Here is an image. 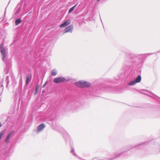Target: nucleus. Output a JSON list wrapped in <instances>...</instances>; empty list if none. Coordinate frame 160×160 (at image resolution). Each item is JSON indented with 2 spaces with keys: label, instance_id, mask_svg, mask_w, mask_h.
Masks as SVG:
<instances>
[{
  "label": "nucleus",
  "instance_id": "f257e3e1",
  "mask_svg": "<svg viewBox=\"0 0 160 160\" xmlns=\"http://www.w3.org/2000/svg\"><path fill=\"white\" fill-rule=\"evenodd\" d=\"M0 50L2 56V60L4 62H6L7 59V52L4 49V45L2 44L0 45Z\"/></svg>",
  "mask_w": 160,
  "mask_h": 160
},
{
  "label": "nucleus",
  "instance_id": "f03ea898",
  "mask_svg": "<svg viewBox=\"0 0 160 160\" xmlns=\"http://www.w3.org/2000/svg\"><path fill=\"white\" fill-rule=\"evenodd\" d=\"M66 78L63 77H59L55 78L53 79V82L55 83H58L64 82Z\"/></svg>",
  "mask_w": 160,
  "mask_h": 160
},
{
  "label": "nucleus",
  "instance_id": "7ed1b4c3",
  "mask_svg": "<svg viewBox=\"0 0 160 160\" xmlns=\"http://www.w3.org/2000/svg\"><path fill=\"white\" fill-rule=\"evenodd\" d=\"M73 27L72 25H70L66 28L64 29V33L70 32H72V31Z\"/></svg>",
  "mask_w": 160,
  "mask_h": 160
},
{
  "label": "nucleus",
  "instance_id": "20e7f679",
  "mask_svg": "<svg viewBox=\"0 0 160 160\" xmlns=\"http://www.w3.org/2000/svg\"><path fill=\"white\" fill-rule=\"evenodd\" d=\"M81 88H87L90 86L91 84L88 82L82 81Z\"/></svg>",
  "mask_w": 160,
  "mask_h": 160
},
{
  "label": "nucleus",
  "instance_id": "39448f33",
  "mask_svg": "<svg viewBox=\"0 0 160 160\" xmlns=\"http://www.w3.org/2000/svg\"><path fill=\"white\" fill-rule=\"evenodd\" d=\"M45 127V125L44 124L42 123L39 125L37 128V132L38 133L41 131Z\"/></svg>",
  "mask_w": 160,
  "mask_h": 160
},
{
  "label": "nucleus",
  "instance_id": "423d86ee",
  "mask_svg": "<svg viewBox=\"0 0 160 160\" xmlns=\"http://www.w3.org/2000/svg\"><path fill=\"white\" fill-rule=\"evenodd\" d=\"M70 23V21L68 19L64 22L60 26L61 28H64L68 25Z\"/></svg>",
  "mask_w": 160,
  "mask_h": 160
},
{
  "label": "nucleus",
  "instance_id": "0eeeda50",
  "mask_svg": "<svg viewBox=\"0 0 160 160\" xmlns=\"http://www.w3.org/2000/svg\"><path fill=\"white\" fill-rule=\"evenodd\" d=\"M141 80V77L140 75H139L134 80L136 83L140 82Z\"/></svg>",
  "mask_w": 160,
  "mask_h": 160
},
{
  "label": "nucleus",
  "instance_id": "6e6552de",
  "mask_svg": "<svg viewBox=\"0 0 160 160\" xmlns=\"http://www.w3.org/2000/svg\"><path fill=\"white\" fill-rule=\"evenodd\" d=\"M58 72L57 70L54 69L51 72V74L52 76H56Z\"/></svg>",
  "mask_w": 160,
  "mask_h": 160
},
{
  "label": "nucleus",
  "instance_id": "1a4fd4ad",
  "mask_svg": "<svg viewBox=\"0 0 160 160\" xmlns=\"http://www.w3.org/2000/svg\"><path fill=\"white\" fill-rule=\"evenodd\" d=\"M31 78V77L30 76H27L26 80V83L27 85H28L29 83V81Z\"/></svg>",
  "mask_w": 160,
  "mask_h": 160
},
{
  "label": "nucleus",
  "instance_id": "9d476101",
  "mask_svg": "<svg viewBox=\"0 0 160 160\" xmlns=\"http://www.w3.org/2000/svg\"><path fill=\"white\" fill-rule=\"evenodd\" d=\"M75 84L77 87L79 88H81L82 81H80L77 82H76L75 83Z\"/></svg>",
  "mask_w": 160,
  "mask_h": 160
},
{
  "label": "nucleus",
  "instance_id": "9b49d317",
  "mask_svg": "<svg viewBox=\"0 0 160 160\" xmlns=\"http://www.w3.org/2000/svg\"><path fill=\"white\" fill-rule=\"evenodd\" d=\"M136 83L135 81H132L129 82L128 85L129 86H132L135 85Z\"/></svg>",
  "mask_w": 160,
  "mask_h": 160
},
{
  "label": "nucleus",
  "instance_id": "f8f14e48",
  "mask_svg": "<svg viewBox=\"0 0 160 160\" xmlns=\"http://www.w3.org/2000/svg\"><path fill=\"white\" fill-rule=\"evenodd\" d=\"M21 22V21L20 19H18L16 20L15 23L16 25H17L20 24Z\"/></svg>",
  "mask_w": 160,
  "mask_h": 160
},
{
  "label": "nucleus",
  "instance_id": "ddd939ff",
  "mask_svg": "<svg viewBox=\"0 0 160 160\" xmlns=\"http://www.w3.org/2000/svg\"><path fill=\"white\" fill-rule=\"evenodd\" d=\"M77 5V4H76L75 5L73 6V7H72L71 8H70L69 10L68 13H70L71 12H72L74 10V8L76 7Z\"/></svg>",
  "mask_w": 160,
  "mask_h": 160
},
{
  "label": "nucleus",
  "instance_id": "4468645a",
  "mask_svg": "<svg viewBox=\"0 0 160 160\" xmlns=\"http://www.w3.org/2000/svg\"><path fill=\"white\" fill-rule=\"evenodd\" d=\"M124 152H118L116 153V157H118V156H119L120 155H121Z\"/></svg>",
  "mask_w": 160,
  "mask_h": 160
},
{
  "label": "nucleus",
  "instance_id": "2eb2a0df",
  "mask_svg": "<svg viewBox=\"0 0 160 160\" xmlns=\"http://www.w3.org/2000/svg\"><path fill=\"white\" fill-rule=\"evenodd\" d=\"M38 88H39V86H37L36 87V88H35V92L34 93V95H36L37 94V92H38Z\"/></svg>",
  "mask_w": 160,
  "mask_h": 160
},
{
  "label": "nucleus",
  "instance_id": "dca6fc26",
  "mask_svg": "<svg viewBox=\"0 0 160 160\" xmlns=\"http://www.w3.org/2000/svg\"><path fill=\"white\" fill-rule=\"evenodd\" d=\"M4 72L6 74H7L8 72V69L7 68H5L4 70Z\"/></svg>",
  "mask_w": 160,
  "mask_h": 160
},
{
  "label": "nucleus",
  "instance_id": "f3484780",
  "mask_svg": "<svg viewBox=\"0 0 160 160\" xmlns=\"http://www.w3.org/2000/svg\"><path fill=\"white\" fill-rule=\"evenodd\" d=\"M71 152L72 153V154L74 155L75 156L76 155V154L75 152L74 151V150L73 148H72V150H71Z\"/></svg>",
  "mask_w": 160,
  "mask_h": 160
},
{
  "label": "nucleus",
  "instance_id": "a211bd4d",
  "mask_svg": "<svg viewBox=\"0 0 160 160\" xmlns=\"http://www.w3.org/2000/svg\"><path fill=\"white\" fill-rule=\"evenodd\" d=\"M9 139V138L6 137V138L5 141V142L6 143H9L10 142Z\"/></svg>",
  "mask_w": 160,
  "mask_h": 160
},
{
  "label": "nucleus",
  "instance_id": "6ab92c4d",
  "mask_svg": "<svg viewBox=\"0 0 160 160\" xmlns=\"http://www.w3.org/2000/svg\"><path fill=\"white\" fill-rule=\"evenodd\" d=\"M104 159L102 157H98L94 159L93 160H103Z\"/></svg>",
  "mask_w": 160,
  "mask_h": 160
},
{
  "label": "nucleus",
  "instance_id": "aec40b11",
  "mask_svg": "<svg viewBox=\"0 0 160 160\" xmlns=\"http://www.w3.org/2000/svg\"><path fill=\"white\" fill-rule=\"evenodd\" d=\"M14 131H11L10 132H9L8 133V134L10 136H11L12 135Z\"/></svg>",
  "mask_w": 160,
  "mask_h": 160
},
{
  "label": "nucleus",
  "instance_id": "412c9836",
  "mask_svg": "<svg viewBox=\"0 0 160 160\" xmlns=\"http://www.w3.org/2000/svg\"><path fill=\"white\" fill-rule=\"evenodd\" d=\"M4 133L3 132H1L0 133V140H1V138L2 137V136L3 134Z\"/></svg>",
  "mask_w": 160,
  "mask_h": 160
},
{
  "label": "nucleus",
  "instance_id": "4be33fe9",
  "mask_svg": "<svg viewBox=\"0 0 160 160\" xmlns=\"http://www.w3.org/2000/svg\"><path fill=\"white\" fill-rule=\"evenodd\" d=\"M140 145H141V144H139V145H138V146H135L133 147H132V148H129V149H128V150H129L130 149H131V148H132L136 147H138V146H140Z\"/></svg>",
  "mask_w": 160,
  "mask_h": 160
},
{
  "label": "nucleus",
  "instance_id": "5701e85b",
  "mask_svg": "<svg viewBox=\"0 0 160 160\" xmlns=\"http://www.w3.org/2000/svg\"><path fill=\"white\" fill-rule=\"evenodd\" d=\"M9 80H7V87L8 86V84H9Z\"/></svg>",
  "mask_w": 160,
  "mask_h": 160
},
{
  "label": "nucleus",
  "instance_id": "b1692460",
  "mask_svg": "<svg viewBox=\"0 0 160 160\" xmlns=\"http://www.w3.org/2000/svg\"><path fill=\"white\" fill-rule=\"evenodd\" d=\"M10 137H11V136H10L9 135H8H8H7L6 137H7V138H10Z\"/></svg>",
  "mask_w": 160,
  "mask_h": 160
},
{
  "label": "nucleus",
  "instance_id": "393cba45",
  "mask_svg": "<svg viewBox=\"0 0 160 160\" xmlns=\"http://www.w3.org/2000/svg\"><path fill=\"white\" fill-rule=\"evenodd\" d=\"M6 78H7V80H8L9 76H7V77H6Z\"/></svg>",
  "mask_w": 160,
  "mask_h": 160
},
{
  "label": "nucleus",
  "instance_id": "a878e982",
  "mask_svg": "<svg viewBox=\"0 0 160 160\" xmlns=\"http://www.w3.org/2000/svg\"><path fill=\"white\" fill-rule=\"evenodd\" d=\"M46 83L43 85V87L44 88L46 85Z\"/></svg>",
  "mask_w": 160,
  "mask_h": 160
}]
</instances>
